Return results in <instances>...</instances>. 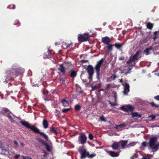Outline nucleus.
<instances>
[{"label": "nucleus", "instance_id": "obj_1", "mask_svg": "<svg viewBox=\"0 0 159 159\" xmlns=\"http://www.w3.org/2000/svg\"><path fill=\"white\" fill-rule=\"evenodd\" d=\"M20 123L23 126L25 127L27 129H30L32 131L36 133L39 134L40 135L42 136L43 138L46 140H48V136L45 134L40 132L39 129L36 127L34 125H30L28 122L25 121H20Z\"/></svg>", "mask_w": 159, "mask_h": 159}, {"label": "nucleus", "instance_id": "obj_2", "mask_svg": "<svg viewBox=\"0 0 159 159\" xmlns=\"http://www.w3.org/2000/svg\"><path fill=\"white\" fill-rule=\"evenodd\" d=\"M157 139L156 136L152 137L150 139L148 142L149 147L151 149L154 150V152L157 151L159 148V143H156Z\"/></svg>", "mask_w": 159, "mask_h": 159}, {"label": "nucleus", "instance_id": "obj_3", "mask_svg": "<svg viewBox=\"0 0 159 159\" xmlns=\"http://www.w3.org/2000/svg\"><path fill=\"white\" fill-rule=\"evenodd\" d=\"M71 64L70 62H66L64 63L61 64H59V67L58 68V70L60 71L62 73L63 75H65L66 74V68L65 67L66 66H71Z\"/></svg>", "mask_w": 159, "mask_h": 159}, {"label": "nucleus", "instance_id": "obj_4", "mask_svg": "<svg viewBox=\"0 0 159 159\" xmlns=\"http://www.w3.org/2000/svg\"><path fill=\"white\" fill-rule=\"evenodd\" d=\"M78 152L80 153V159H84L89 155V152L87 151L86 149L84 146L80 147L78 149Z\"/></svg>", "mask_w": 159, "mask_h": 159}, {"label": "nucleus", "instance_id": "obj_5", "mask_svg": "<svg viewBox=\"0 0 159 159\" xmlns=\"http://www.w3.org/2000/svg\"><path fill=\"white\" fill-rule=\"evenodd\" d=\"M24 70L22 68H17L16 69H13L10 72L11 76L15 77L24 73Z\"/></svg>", "mask_w": 159, "mask_h": 159}, {"label": "nucleus", "instance_id": "obj_6", "mask_svg": "<svg viewBox=\"0 0 159 159\" xmlns=\"http://www.w3.org/2000/svg\"><path fill=\"white\" fill-rule=\"evenodd\" d=\"M103 62V58H102L98 62L95 66V69L97 74L96 77L98 79H99L100 67L102 64Z\"/></svg>", "mask_w": 159, "mask_h": 159}, {"label": "nucleus", "instance_id": "obj_7", "mask_svg": "<svg viewBox=\"0 0 159 159\" xmlns=\"http://www.w3.org/2000/svg\"><path fill=\"white\" fill-rule=\"evenodd\" d=\"M86 70L89 75L88 79L89 82H91L92 80L93 76L94 73V68L92 65H89L88 66Z\"/></svg>", "mask_w": 159, "mask_h": 159}, {"label": "nucleus", "instance_id": "obj_8", "mask_svg": "<svg viewBox=\"0 0 159 159\" xmlns=\"http://www.w3.org/2000/svg\"><path fill=\"white\" fill-rule=\"evenodd\" d=\"M78 39L79 41L84 42L89 40V36L88 34H79L78 35Z\"/></svg>", "mask_w": 159, "mask_h": 159}, {"label": "nucleus", "instance_id": "obj_9", "mask_svg": "<svg viewBox=\"0 0 159 159\" xmlns=\"http://www.w3.org/2000/svg\"><path fill=\"white\" fill-rule=\"evenodd\" d=\"M140 52L139 51H138L133 56H131L130 57L129 59L127 61V64H129L132 62H134L135 60H137Z\"/></svg>", "mask_w": 159, "mask_h": 159}, {"label": "nucleus", "instance_id": "obj_10", "mask_svg": "<svg viewBox=\"0 0 159 159\" xmlns=\"http://www.w3.org/2000/svg\"><path fill=\"white\" fill-rule=\"evenodd\" d=\"M43 145L45 146V148L48 152H51V149L50 148V146L46 143L43 139L40 138L37 139Z\"/></svg>", "mask_w": 159, "mask_h": 159}, {"label": "nucleus", "instance_id": "obj_11", "mask_svg": "<svg viewBox=\"0 0 159 159\" xmlns=\"http://www.w3.org/2000/svg\"><path fill=\"white\" fill-rule=\"evenodd\" d=\"M87 138L84 134H81L78 137V140L80 143L84 144L86 142Z\"/></svg>", "mask_w": 159, "mask_h": 159}, {"label": "nucleus", "instance_id": "obj_12", "mask_svg": "<svg viewBox=\"0 0 159 159\" xmlns=\"http://www.w3.org/2000/svg\"><path fill=\"white\" fill-rule=\"evenodd\" d=\"M111 147L114 150H118L120 149V143L118 142H114L113 143Z\"/></svg>", "mask_w": 159, "mask_h": 159}, {"label": "nucleus", "instance_id": "obj_13", "mask_svg": "<svg viewBox=\"0 0 159 159\" xmlns=\"http://www.w3.org/2000/svg\"><path fill=\"white\" fill-rule=\"evenodd\" d=\"M106 152L111 157H118L119 155V152H115L113 151H107Z\"/></svg>", "mask_w": 159, "mask_h": 159}, {"label": "nucleus", "instance_id": "obj_14", "mask_svg": "<svg viewBox=\"0 0 159 159\" xmlns=\"http://www.w3.org/2000/svg\"><path fill=\"white\" fill-rule=\"evenodd\" d=\"M110 38L107 36L103 37L102 39V42L106 44H109L111 42Z\"/></svg>", "mask_w": 159, "mask_h": 159}, {"label": "nucleus", "instance_id": "obj_15", "mask_svg": "<svg viewBox=\"0 0 159 159\" xmlns=\"http://www.w3.org/2000/svg\"><path fill=\"white\" fill-rule=\"evenodd\" d=\"M129 91V85L128 83H125V86L124 87L123 93L125 94H127V93Z\"/></svg>", "mask_w": 159, "mask_h": 159}, {"label": "nucleus", "instance_id": "obj_16", "mask_svg": "<svg viewBox=\"0 0 159 159\" xmlns=\"http://www.w3.org/2000/svg\"><path fill=\"white\" fill-rule=\"evenodd\" d=\"M119 142L120 143V145H121L122 148L124 149L127 145L128 141L127 140H121Z\"/></svg>", "mask_w": 159, "mask_h": 159}, {"label": "nucleus", "instance_id": "obj_17", "mask_svg": "<svg viewBox=\"0 0 159 159\" xmlns=\"http://www.w3.org/2000/svg\"><path fill=\"white\" fill-rule=\"evenodd\" d=\"M77 75V72L76 71L71 70L70 71V75L69 76L72 78L75 77Z\"/></svg>", "mask_w": 159, "mask_h": 159}, {"label": "nucleus", "instance_id": "obj_18", "mask_svg": "<svg viewBox=\"0 0 159 159\" xmlns=\"http://www.w3.org/2000/svg\"><path fill=\"white\" fill-rule=\"evenodd\" d=\"M123 45V43H116L114 44V46H115L117 49H121Z\"/></svg>", "mask_w": 159, "mask_h": 159}, {"label": "nucleus", "instance_id": "obj_19", "mask_svg": "<svg viewBox=\"0 0 159 159\" xmlns=\"http://www.w3.org/2000/svg\"><path fill=\"white\" fill-rule=\"evenodd\" d=\"M61 102L64 107H67L69 105L68 101L66 100L65 98L62 99L61 100Z\"/></svg>", "mask_w": 159, "mask_h": 159}, {"label": "nucleus", "instance_id": "obj_20", "mask_svg": "<svg viewBox=\"0 0 159 159\" xmlns=\"http://www.w3.org/2000/svg\"><path fill=\"white\" fill-rule=\"evenodd\" d=\"M42 124L43 127L45 129H47L48 127V121L46 119L43 120L42 122Z\"/></svg>", "mask_w": 159, "mask_h": 159}, {"label": "nucleus", "instance_id": "obj_21", "mask_svg": "<svg viewBox=\"0 0 159 159\" xmlns=\"http://www.w3.org/2000/svg\"><path fill=\"white\" fill-rule=\"evenodd\" d=\"M107 46L106 47H105V48H107L106 52H111L112 51L113 49V45L111 44H107Z\"/></svg>", "mask_w": 159, "mask_h": 159}, {"label": "nucleus", "instance_id": "obj_22", "mask_svg": "<svg viewBox=\"0 0 159 159\" xmlns=\"http://www.w3.org/2000/svg\"><path fill=\"white\" fill-rule=\"evenodd\" d=\"M131 115L132 117H137L138 118H140L141 117V114H138L136 112H132Z\"/></svg>", "mask_w": 159, "mask_h": 159}, {"label": "nucleus", "instance_id": "obj_23", "mask_svg": "<svg viewBox=\"0 0 159 159\" xmlns=\"http://www.w3.org/2000/svg\"><path fill=\"white\" fill-rule=\"evenodd\" d=\"M126 107H127L128 112L129 111H133L134 110V107L131 105H126Z\"/></svg>", "mask_w": 159, "mask_h": 159}, {"label": "nucleus", "instance_id": "obj_24", "mask_svg": "<svg viewBox=\"0 0 159 159\" xmlns=\"http://www.w3.org/2000/svg\"><path fill=\"white\" fill-rule=\"evenodd\" d=\"M152 47L151 46L148 48H146L144 50V52L146 53V55H148L150 54L149 51L152 50Z\"/></svg>", "mask_w": 159, "mask_h": 159}, {"label": "nucleus", "instance_id": "obj_25", "mask_svg": "<svg viewBox=\"0 0 159 159\" xmlns=\"http://www.w3.org/2000/svg\"><path fill=\"white\" fill-rule=\"evenodd\" d=\"M147 28L149 29H152L153 27V24L150 22H148L147 24Z\"/></svg>", "mask_w": 159, "mask_h": 159}, {"label": "nucleus", "instance_id": "obj_26", "mask_svg": "<svg viewBox=\"0 0 159 159\" xmlns=\"http://www.w3.org/2000/svg\"><path fill=\"white\" fill-rule=\"evenodd\" d=\"M50 131L52 133L55 134V135H57V132L56 130L53 127H51L50 128Z\"/></svg>", "mask_w": 159, "mask_h": 159}, {"label": "nucleus", "instance_id": "obj_27", "mask_svg": "<svg viewBox=\"0 0 159 159\" xmlns=\"http://www.w3.org/2000/svg\"><path fill=\"white\" fill-rule=\"evenodd\" d=\"M48 92L47 91H43V93L45 97V100H46V98H49V96L48 94Z\"/></svg>", "mask_w": 159, "mask_h": 159}, {"label": "nucleus", "instance_id": "obj_28", "mask_svg": "<svg viewBox=\"0 0 159 159\" xmlns=\"http://www.w3.org/2000/svg\"><path fill=\"white\" fill-rule=\"evenodd\" d=\"M149 104L152 107H155L156 108H159V105L156 104L153 102H151Z\"/></svg>", "mask_w": 159, "mask_h": 159}, {"label": "nucleus", "instance_id": "obj_29", "mask_svg": "<svg viewBox=\"0 0 159 159\" xmlns=\"http://www.w3.org/2000/svg\"><path fill=\"white\" fill-rule=\"evenodd\" d=\"M81 106L79 104H76L75 105V109L76 111H79L81 109Z\"/></svg>", "mask_w": 159, "mask_h": 159}, {"label": "nucleus", "instance_id": "obj_30", "mask_svg": "<svg viewBox=\"0 0 159 159\" xmlns=\"http://www.w3.org/2000/svg\"><path fill=\"white\" fill-rule=\"evenodd\" d=\"M152 157V155L148 154L146 157H143L142 159H150L151 157Z\"/></svg>", "mask_w": 159, "mask_h": 159}, {"label": "nucleus", "instance_id": "obj_31", "mask_svg": "<svg viewBox=\"0 0 159 159\" xmlns=\"http://www.w3.org/2000/svg\"><path fill=\"white\" fill-rule=\"evenodd\" d=\"M7 116V117L8 118L9 120L11 122H14V121L13 120V118L10 115H8Z\"/></svg>", "mask_w": 159, "mask_h": 159}, {"label": "nucleus", "instance_id": "obj_32", "mask_svg": "<svg viewBox=\"0 0 159 159\" xmlns=\"http://www.w3.org/2000/svg\"><path fill=\"white\" fill-rule=\"evenodd\" d=\"M70 110V108H64L62 110V112L63 113H66L68 112Z\"/></svg>", "mask_w": 159, "mask_h": 159}, {"label": "nucleus", "instance_id": "obj_33", "mask_svg": "<svg viewBox=\"0 0 159 159\" xmlns=\"http://www.w3.org/2000/svg\"><path fill=\"white\" fill-rule=\"evenodd\" d=\"M135 144V143L134 142H133L130 143L127 145V147L128 148L134 146Z\"/></svg>", "mask_w": 159, "mask_h": 159}, {"label": "nucleus", "instance_id": "obj_34", "mask_svg": "<svg viewBox=\"0 0 159 159\" xmlns=\"http://www.w3.org/2000/svg\"><path fill=\"white\" fill-rule=\"evenodd\" d=\"M96 155V154L95 153H93L91 154H90L89 152V155L88 156V157L89 158H92L95 157Z\"/></svg>", "mask_w": 159, "mask_h": 159}, {"label": "nucleus", "instance_id": "obj_35", "mask_svg": "<svg viewBox=\"0 0 159 159\" xmlns=\"http://www.w3.org/2000/svg\"><path fill=\"white\" fill-rule=\"evenodd\" d=\"M158 33H159V30L158 31H156L154 32V36L153 38L154 40H155L157 38V36L156 35Z\"/></svg>", "mask_w": 159, "mask_h": 159}, {"label": "nucleus", "instance_id": "obj_36", "mask_svg": "<svg viewBox=\"0 0 159 159\" xmlns=\"http://www.w3.org/2000/svg\"><path fill=\"white\" fill-rule=\"evenodd\" d=\"M121 109L125 112H128V110L127 108H125L124 106H122L120 107Z\"/></svg>", "mask_w": 159, "mask_h": 159}, {"label": "nucleus", "instance_id": "obj_37", "mask_svg": "<svg viewBox=\"0 0 159 159\" xmlns=\"http://www.w3.org/2000/svg\"><path fill=\"white\" fill-rule=\"evenodd\" d=\"M23 159H32L30 157L28 156H21Z\"/></svg>", "mask_w": 159, "mask_h": 159}, {"label": "nucleus", "instance_id": "obj_38", "mask_svg": "<svg viewBox=\"0 0 159 159\" xmlns=\"http://www.w3.org/2000/svg\"><path fill=\"white\" fill-rule=\"evenodd\" d=\"M3 111L6 113H8L10 112V110L7 108H4L3 110Z\"/></svg>", "mask_w": 159, "mask_h": 159}, {"label": "nucleus", "instance_id": "obj_39", "mask_svg": "<svg viewBox=\"0 0 159 159\" xmlns=\"http://www.w3.org/2000/svg\"><path fill=\"white\" fill-rule=\"evenodd\" d=\"M90 140H92L93 139V134H89L88 136Z\"/></svg>", "mask_w": 159, "mask_h": 159}, {"label": "nucleus", "instance_id": "obj_40", "mask_svg": "<svg viewBox=\"0 0 159 159\" xmlns=\"http://www.w3.org/2000/svg\"><path fill=\"white\" fill-rule=\"evenodd\" d=\"M155 116L154 115H152L149 116L148 117L149 118H152V120H155Z\"/></svg>", "mask_w": 159, "mask_h": 159}, {"label": "nucleus", "instance_id": "obj_41", "mask_svg": "<svg viewBox=\"0 0 159 159\" xmlns=\"http://www.w3.org/2000/svg\"><path fill=\"white\" fill-rule=\"evenodd\" d=\"M59 80L60 81L62 82H64L65 81V78L60 76L59 78Z\"/></svg>", "mask_w": 159, "mask_h": 159}, {"label": "nucleus", "instance_id": "obj_42", "mask_svg": "<svg viewBox=\"0 0 159 159\" xmlns=\"http://www.w3.org/2000/svg\"><path fill=\"white\" fill-rule=\"evenodd\" d=\"M126 125L124 124H121L118 125V126H119V128H122L125 126Z\"/></svg>", "mask_w": 159, "mask_h": 159}, {"label": "nucleus", "instance_id": "obj_43", "mask_svg": "<svg viewBox=\"0 0 159 159\" xmlns=\"http://www.w3.org/2000/svg\"><path fill=\"white\" fill-rule=\"evenodd\" d=\"M100 119L103 121H106V120L103 115L100 117Z\"/></svg>", "mask_w": 159, "mask_h": 159}, {"label": "nucleus", "instance_id": "obj_44", "mask_svg": "<svg viewBox=\"0 0 159 159\" xmlns=\"http://www.w3.org/2000/svg\"><path fill=\"white\" fill-rule=\"evenodd\" d=\"M132 68H129L128 71L125 73V75H126L130 73V70H131Z\"/></svg>", "mask_w": 159, "mask_h": 159}, {"label": "nucleus", "instance_id": "obj_45", "mask_svg": "<svg viewBox=\"0 0 159 159\" xmlns=\"http://www.w3.org/2000/svg\"><path fill=\"white\" fill-rule=\"evenodd\" d=\"M9 7L10 8H11L13 9L16 8V6L14 5H10Z\"/></svg>", "mask_w": 159, "mask_h": 159}, {"label": "nucleus", "instance_id": "obj_46", "mask_svg": "<svg viewBox=\"0 0 159 159\" xmlns=\"http://www.w3.org/2000/svg\"><path fill=\"white\" fill-rule=\"evenodd\" d=\"M73 43L71 42L70 43L67 44L66 45V48H70L71 46H72V44Z\"/></svg>", "mask_w": 159, "mask_h": 159}, {"label": "nucleus", "instance_id": "obj_47", "mask_svg": "<svg viewBox=\"0 0 159 159\" xmlns=\"http://www.w3.org/2000/svg\"><path fill=\"white\" fill-rule=\"evenodd\" d=\"M43 153H44V154L43 155V156L44 157H47L48 155V153H47V152H46L44 151L43 152Z\"/></svg>", "mask_w": 159, "mask_h": 159}, {"label": "nucleus", "instance_id": "obj_48", "mask_svg": "<svg viewBox=\"0 0 159 159\" xmlns=\"http://www.w3.org/2000/svg\"><path fill=\"white\" fill-rule=\"evenodd\" d=\"M154 98L155 100L159 101V95L155 96Z\"/></svg>", "mask_w": 159, "mask_h": 159}, {"label": "nucleus", "instance_id": "obj_49", "mask_svg": "<svg viewBox=\"0 0 159 159\" xmlns=\"http://www.w3.org/2000/svg\"><path fill=\"white\" fill-rule=\"evenodd\" d=\"M110 104L111 106H116L117 105V104L116 103H113L111 102L110 101H109Z\"/></svg>", "mask_w": 159, "mask_h": 159}, {"label": "nucleus", "instance_id": "obj_50", "mask_svg": "<svg viewBox=\"0 0 159 159\" xmlns=\"http://www.w3.org/2000/svg\"><path fill=\"white\" fill-rule=\"evenodd\" d=\"M116 76L115 75H112L111 77L110 78L111 79H112L113 80H115V78H116Z\"/></svg>", "mask_w": 159, "mask_h": 159}, {"label": "nucleus", "instance_id": "obj_51", "mask_svg": "<svg viewBox=\"0 0 159 159\" xmlns=\"http://www.w3.org/2000/svg\"><path fill=\"white\" fill-rule=\"evenodd\" d=\"M110 86L111 85L110 84H107V86L105 89L106 90H109Z\"/></svg>", "mask_w": 159, "mask_h": 159}, {"label": "nucleus", "instance_id": "obj_52", "mask_svg": "<svg viewBox=\"0 0 159 159\" xmlns=\"http://www.w3.org/2000/svg\"><path fill=\"white\" fill-rule=\"evenodd\" d=\"M113 97H114V99H117V93H116V92H114V93Z\"/></svg>", "mask_w": 159, "mask_h": 159}, {"label": "nucleus", "instance_id": "obj_53", "mask_svg": "<svg viewBox=\"0 0 159 159\" xmlns=\"http://www.w3.org/2000/svg\"><path fill=\"white\" fill-rule=\"evenodd\" d=\"M20 157V154H17V155H16L15 157H14V158L16 159H17L19 157Z\"/></svg>", "mask_w": 159, "mask_h": 159}, {"label": "nucleus", "instance_id": "obj_54", "mask_svg": "<svg viewBox=\"0 0 159 159\" xmlns=\"http://www.w3.org/2000/svg\"><path fill=\"white\" fill-rule=\"evenodd\" d=\"M142 145L144 147H146L147 146V143L146 142H143L142 143Z\"/></svg>", "mask_w": 159, "mask_h": 159}, {"label": "nucleus", "instance_id": "obj_55", "mask_svg": "<svg viewBox=\"0 0 159 159\" xmlns=\"http://www.w3.org/2000/svg\"><path fill=\"white\" fill-rule=\"evenodd\" d=\"M114 128L116 129H119V128L118 125H115V126L114 127Z\"/></svg>", "mask_w": 159, "mask_h": 159}, {"label": "nucleus", "instance_id": "obj_56", "mask_svg": "<svg viewBox=\"0 0 159 159\" xmlns=\"http://www.w3.org/2000/svg\"><path fill=\"white\" fill-rule=\"evenodd\" d=\"M124 57H120L119 58V60L120 61H121V60H124Z\"/></svg>", "mask_w": 159, "mask_h": 159}, {"label": "nucleus", "instance_id": "obj_57", "mask_svg": "<svg viewBox=\"0 0 159 159\" xmlns=\"http://www.w3.org/2000/svg\"><path fill=\"white\" fill-rule=\"evenodd\" d=\"M133 156H134V157L135 158H137L138 157V155L136 153L134 154Z\"/></svg>", "mask_w": 159, "mask_h": 159}, {"label": "nucleus", "instance_id": "obj_58", "mask_svg": "<svg viewBox=\"0 0 159 159\" xmlns=\"http://www.w3.org/2000/svg\"><path fill=\"white\" fill-rule=\"evenodd\" d=\"M14 143L15 144L17 145L18 144V143L16 141H14Z\"/></svg>", "mask_w": 159, "mask_h": 159}, {"label": "nucleus", "instance_id": "obj_59", "mask_svg": "<svg viewBox=\"0 0 159 159\" xmlns=\"http://www.w3.org/2000/svg\"><path fill=\"white\" fill-rule=\"evenodd\" d=\"M134 156H132L131 157V159H134Z\"/></svg>", "mask_w": 159, "mask_h": 159}, {"label": "nucleus", "instance_id": "obj_60", "mask_svg": "<svg viewBox=\"0 0 159 159\" xmlns=\"http://www.w3.org/2000/svg\"><path fill=\"white\" fill-rule=\"evenodd\" d=\"M123 80L122 79H120V82H123Z\"/></svg>", "mask_w": 159, "mask_h": 159}, {"label": "nucleus", "instance_id": "obj_61", "mask_svg": "<svg viewBox=\"0 0 159 159\" xmlns=\"http://www.w3.org/2000/svg\"><path fill=\"white\" fill-rule=\"evenodd\" d=\"M80 93H83V91L82 90H81L80 91Z\"/></svg>", "mask_w": 159, "mask_h": 159}, {"label": "nucleus", "instance_id": "obj_62", "mask_svg": "<svg viewBox=\"0 0 159 159\" xmlns=\"http://www.w3.org/2000/svg\"><path fill=\"white\" fill-rule=\"evenodd\" d=\"M2 145V143L1 141H0V147Z\"/></svg>", "mask_w": 159, "mask_h": 159}, {"label": "nucleus", "instance_id": "obj_63", "mask_svg": "<svg viewBox=\"0 0 159 159\" xmlns=\"http://www.w3.org/2000/svg\"><path fill=\"white\" fill-rule=\"evenodd\" d=\"M114 100H115V102H116V101H117V99H114Z\"/></svg>", "mask_w": 159, "mask_h": 159}, {"label": "nucleus", "instance_id": "obj_64", "mask_svg": "<svg viewBox=\"0 0 159 159\" xmlns=\"http://www.w3.org/2000/svg\"><path fill=\"white\" fill-rule=\"evenodd\" d=\"M3 151H5L6 152H8V151H7L6 149H4L3 150Z\"/></svg>", "mask_w": 159, "mask_h": 159}]
</instances>
